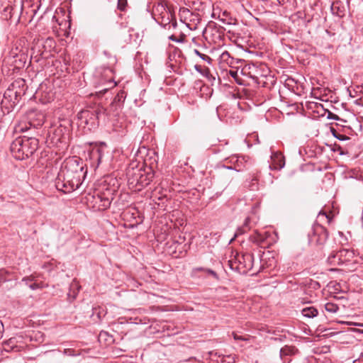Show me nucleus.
<instances>
[{"instance_id":"nucleus-1","label":"nucleus","mask_w":363,"mask_h":363,"mask_svg":"<svg viewBox=\"0 0 363 363\" xmlns=\"http://www.w3.org/2000/svg\"><path fill=\"white\" fill-rule=\"evenodd\" d=\"M85 174L82 162L77 159L68 160L60 168L55 181V186L65 194L71 193L82 184V178Z\"/></svg>"},{"instance_id":"nucleus-2","label":"nucleus","mask_w":363,"mask_h":363,"mask_svg":"<svg viewBox=\"0 0 363 363\" xmlns=\"http://www.w3.org/2000/svg\"><path fill=\"white\" fill-rule=\"evenodd\" d=\"M38 140L33 137H18L11 144L10 150L13 156L18 160L31 156L38 149Z\"/></svg>"},{"instance_id":"nucleus-3","label":"nucleus","mask_w":363,"mask_h":363,"mask_svg":"<svg viewBox=\"0 0 363 363\" xmlns=\"http://www.w3.org/2000/svg\"><path fill=\"white\" fill-rule=\"evenodd\" d=\"M154 175V172L150 167L129 170L128 172L129 188L135 191H140L152 182Z\"/></svg>"},{"instance_id":"nucleus-4","label":"nucleus","mask_w":363,"mask_h":363,"mask_svg":"<svg viewBox=\"0 0 363 363\" xmlns=\"http://www.w3.org/2000/svg\"><path fill=\"white\" fill-rule=\"evenodd\" d=\"M105 108L101 106L82 110L77 114V125L87 130L95 129L98 126L99 120L105 115Z\"/></svg>"},{"instance_id":"nucleus-5","label":"nucleus","mask_w":363,"mask_h":363,"mask_svg":"<svg viewBox=\"0 0 363 363\" xmlns=\"http://www.w3.org/2000/svg\"><path fill=\"white\" fill-rule=\"evenodd\" d=\"M353 257V251L347 249H341L338 251L332 252L327 259V262L331 266H339L350 262Z\"/></svg>"},{"instance_id":"nucleus-6","label":"nucleus","mask_w":363,"mask_h":363,"mask_svg":"<svg viewBox=\"0 0 363 363\" xmlns=\"http://www.w3.org/2000/svg\"><path fill=\"white\" fill-rule=\"evenodd\" d=\"M253 259V255L251 254H245L235 258L234 259H230L228 262L229 267L232 270H235L239 272H245L246 269H250L252 267L251 262Z\"/></svg>"},{"instance_id":"nucleus-7","label":"nucleus","mask_w":363,"mask_h":363,"mask_svg":"<svg viewBox=\"0 0 363 363\" xmlns=\"http://www.w3.org/2000/svg\"><path fill=\"white\" fill-rule=\"evenodd\" d=\"M41 45L43 46V51H46L47 53L50 52L55 47V40L54 38L50 37L45 39L43 38H34L33 41V46L31 47L33 54L37 52L38 55H42L43 51H40V47Z\"/></svg>"},{"instance_id":"nucleus-8","label":"nucleus","mask_w":363,"mask_h":363,"mask_svg":"<svg viewBox=\"0 0 363 363\" xmlns=\"http://www.w3.org/2000/svg\"><path fill=\"white\" fill-rule=\"evenodd\" d=\"M327 230L322 225L314 226L312 232L308 233L309 242L317 245H323L328 239Z\"/></svg>"},{"instance_id":"nucleus-9","label":"nucleus","mask_w":363,"mask_h":363,"mask_svg":"<svg viewBox=\"0 0 363 363\" xmlns=\"http://www.w3.org/2000/svg\"><path fill=\"white\" fill-rule=\"evenodd\" d=\"M228 160L233 165L227 167L226 168L228 169H234L237 172H242L244 169H247L252 164L250 157L245 156L233 155L229 158H227L226 161Z\"/></svg>"},{"instance_id":"nucleus-10","label":"nucleus","mask_w":363,"mask_h":363,"mask_svg":"<svg viewBox=\"0 0 363 363\" xmlns=\"http://www.w3.org/2000/svg\"><path fill=\"white\" fill-rule=\"evenodd\" d=\"M111 200L110 192H108V194L105 192L96 193L92 196L91 203H93V208L96 210L104 211L110 206Z\"/></svg>"},{"instance_id":"nucleus-11","label":"nucleus","mask_w":363,"mask_h":363,"mask_svg":"<svg viewBox=\"0 0 363 363\" xmlns=\"http://www.w3.org/2000/svg\"><path fill=\"white\" fill-rule=\"evenodd\" d=\"M156 9L157 11L160 12V16L157 18V21L161 26L167 29L169 24H171L173 21L176 20L174 15L172 14L170 11L167 10L162 5H158Z\"/></svg>"},{"instance_id":"nucleus-12","label":"nucleus","mask_w":363,"mask_h":363,"mask_svg":"<svg viewBox=\"0 0 363 363\" xmlns=\"http://www.w3.org/2000/svg\"><path fill=\"white\" fill-rule=\"evenodd\" d=\"M167 30L171 32V34L168 37L170 40L179 43H184L186 35L180 29L177 20L173 21L167 27Z\"/></svg>"},{"instance_id":"nucleus-13","label":"nucleus","mask_w":363,"mask_h":363,"mask_svg":"<svg viewBox=\"0 0 363 363\" xmlns=\"http://www.w3.org/2000/svg\"><path fill=\"white\" fill-rule=\"evenodd\" d=\"M68 129L65 125L60 124L57 127H52L48 131L49 137L53 143L62 142L65 135L67 134Z\"/></svg>"},{"instance_id":"nucleus-14","label":"nucleus","mask_w":363,"mask_h":363,"mask_svg":"<svg viewBox=\"0 0 363 363\" xmlns=\"http://www.w3.org/2000/svg\"><path fill=\"white\" fill-rule=\"evenodd\" d=\"M20 342L18 337H11L3 342L4 350L6 352H20L26 347L24 344H18Z\"/></svg>"},{"instance_id":"nucleus-15","label":"nucleus","mask_w":363,"mask_h":363,"mask_svg":"<svg viewBox=\"0 0 363 363\" xmlns=\"http://www.w3.org/2000/svg\"><path fill=\"white\" fill-rule=\"evenodd\" d=\"M18 51V48H16L15 50H12V55L14 58L13 63L14 64L16 68H22L25 66L27 60H28V55L26 54V50H19Z\"/></svg>"},{"instance_id":"nucleus-16","label":"nucleus","mask_w":363,"mask_h":363,"mask_svg":"<svg viewBox=\"0 0 363 363\" xmlns=\"http://www.w3.org/2000/svg\"><path fill=\"white\" fill-rule=\"evenodd\" d=\"M30 127L38 128L44 123V115L41 113L31 111L28 113Z\"/></svg>"},{"instance_id":"nucleus-17","label":"nucleus","mask_w":363,"mask_h":363,"mask_svg":"<svg viewBox=\"0 0 363 363\" xmlns=\"http://www.w3.org/2000/svg\"><path fill=\"white\" fill-rule=\"evenodd\" d=\"M271 159L272 160V164L269 165V167L273 169H281L285 165L284 157L280 152L274 153Z\"/></svg>"},{"instance_id":"nucleus-18","label":"nucleus","mask_w":363,"mask_h":363,"mask_svg":"<svg viewBox=\"0 0 363 363\" xmlns=\"http://www.w3.org/2000/svg\"><path fill=\"white\" fill-rule=\"evenodd\" d=\"M298 352V350L294 346L286 345L280 350V357L284 362H289V356L294 355Z\"/></svg>"},{"instance_id":"nucleus-19","label":"nucleus","mask_w":363,"mask_h":363,"mask_svg":"<svg viewBox=\"0 0 363 363\" xmlns=\"http://www.w3.org/2000/svg\"><path fill=\"white\" fill-rule=\"evenodd\" d=\"M331 11L333 14L336 15L337 16L340 18L343 17L345 15V6L340 1H335L332 4Z\"/></svg>"},{"instance_id":"nucleus-20","label":"nucleus","mask_w":363,"mask_h":363,"mask_svg":"<svg viewBox=\"0 0 363 363\" xmlns=\"http://www.w3.org/2000/svg\"><path fill=\"white\" fill-rule=\"evenodd\" d=\"M267 238V235L255 230L254 234L250 235V240L257 245H262L266 240Z\"/></svg>"},{"instance_id":"nucleus-21","label":"nucleus","mask_w":363,"mask_h":363,"mask_svg":"<svg viewBox=\"0 0 363 363\" xmlns=\"http://www.w3.org/2000/svg\"><path fill=\"white\" fill-rule=\"evenodd\" d=\"M189 21L193 22V23H186V26L188 27L190 30H195L196 28V26L200 23L201 18L197 13H190Z\"/></svg>"},{"instance_id":"nucleus-22","label":"nucleus","mask_w":363,"mask_h":363,"mask_svg":"<svg viewBox=\"0 0 363 363\" xmlns=\"http://www.w3.org/2000/svg\"><path fill=\"white\" fill-rule=\"evenodd\" d=\"M80 285L79 282L74 279L72 283L70 284L69 286V292L68 293V296H72V298H75L77 294H78L79 289H80Z\"/></svg>"},{"instance_id":"nucleus-23","label":"nucleus","mask_w":363,"mask_h":363,"mask_svg":"<svg viewBox=\"0 0 363 363\" xmlns=\"http://www.w3.org/2000/svg\"><path fill=\"white\" fill-rule=\"evenodd\" d=\"M301 313L304 317L311 318L317 316L318 312V310L313 307H306L301 311Z\"/></svg>"},{"instance_id":"nucleus-24","label":"nucleus","mask_w":363,"mask_h":363,"mask_svg":"<svg viewBox=\"0 0 363 363\" xmlns=\"http://www.w3.org/2000/svg\"><path fill=\"white\" fill-rule=\"evenodd\" d=\"M325 309L330 313H336L339 310V306L336 303L328 302L325 303Z\"/></svg>"},{"instance_id":"nucleus-25","label":"nucleus","mask_w":363,"mask_h":363,"mask_svg":"<svg viewBox=\"0 0 363 363\" xmlns=\"http://www.w3.org/2000/svg\"><path fill=\"white\" fill-rule=\"evenodd\" d=\"M246 186L250 191H257L259 189L258 179L256 177H253L250 182H247Z\"/></svg>"},{"instance_id":"nucleus-26","label":"nucleus","mask_w":363,"mask_h":363,"mask_svg":"<svg viewBox=\"0 0 363 363\" xmlns=\"http://www.w3.org/2000/svg\"><path fill=\"white\" fill-rule=\"evenodd\" d=\"M219 357H222L221 362L225 363H235L236 356L235 355H219Z\"/></svg>"},{"instance_id":"nucleus-27","label":"nucleus","mask_w":363,"mask_h":363,"mask_svg":"<svg viewBox=\"0 0 363 363\" xmlns=\"http://www.w3.org/2000/svg\"><path fill=\"white\" fill-rule=\"evenodd\" d=\"M40 51H43L42 55H38L37 52H35V54H33V51L31 50L32 53H31L30 57L33 58L35 60V61L38 62L40 60V57L46 58L48 57L46 55V54H47L46 51H43V48L42 45L40 47Z\"/></svg>"},{"instance_id":"nucleus-28","label":"nucleus","mask_w":363,"mask_h":363,"mask_svg":"<svg viewBox=\"0 0 363 363\" xmlns=\"http://www.w3.org/2000/svg\"><path fill=\"white\" fill-rule=\"evenodd\" d=\"M250 221V218H246L243 225L242 227H240V228H238V230L240 231V234L245 233L247 232V230L250 229V227H249Z\"/></svg>"},{"instance_id":"nucleus-29","label":"nucleus","mask_w":363,"mask_h":363,"mask_svg":"<svg viewBox=\"0 0 363 363\" xmlns=\"http://www.w3.org/2000/svg\"><path fill=\"white\" fill-rule=\"evenodd\" d=\"M194 52L204 61H206L208 62H210L211 61V58L209 56L200 52L198 50L195 49L194 50Z\"/></svg>"},{"instance_id":"nucleus-30","label":"nucleus","mask_w":363,"mask_h":363,"mask_svg":"<svg viewBox=\"0 0 363 363\" xmlns=\"http://www.w3.org/2000/svg\"><path fill=\"white\" fill-rule=\"evenodd\" d=\"M96 315L98 319H101V316L104 315L103 310L100 307H96L93 308L92 315Z\"/></svg>"},{"instance_id":"nucleus-31","label":"nucleus","mask_w":363,"mask_h":363,"mask_svg":"<svg viewBox=\"0 0 363 363\" xmlns=\"http://www.w3.org/2000/svg\"><path fill=\"white\" fill-rule=\"evenodd\" d=\"M45 285L40 282V283H36V282H32V284H29V288L32 290H35L38 289L43 288Z\"/></svg>"},{"instance_id":"nucleus-32","label":"nucleus","mask_w":363,"mask_h":363,"mask_svg":"<svg viewBox=\"0 0 363 363\" xmlns=\"http://www.w3.org/2000/svg\"><path fill=\"white\" fill-rule=\"evenodd\" d=\"M34 281H35V277L33 275L23 277L22 279V281L25 282V284L28 286H29V284H32V282Z\"/></svg>"},{"instance_id":"nucleus-33","label":"nucleus","mask_w":363,"mask_h":363,"mask_svg":"<svg viewBox=\"0 0 363 363\" xmlns=\"http://www.w3.org/2000/svg\"><path fill=\"white\" fill-rule=\"evenodd\" d=\"M127 5V0H118V9L124 11Z\"/></svg>"},{"instance_id":"nucleus-34","label":"nucleus","mask_w":363,"mask_h":363,"mask_svg":"<svg viewBox=\"0 0 363 363\" xmlns=\"http://www.w3.org/2000/svg\"><path fill=\"white\" fill-rule=\"evenodd\" d=\"M327 118L335 121L339 120V116L332 112H328Z\"/></svg>"},{"instance_id":"nucleus-35","label":"nucleus","mask_w":363,"mask_h":363,"mask_svg":"<svg viewBox=\"0 0 363 363\" xmlns=\"http://www.w3.org/2000/svg\"><path fill=\"white\" fill-rule=\"evenodd\" d=\"M206 272L208 273V274H211V276H213L214 278L216 279H218V274H216V272H214L213 270L212 269H206Z\"/></svg>"},{"instance_id":"nucleus-36","label":"nucleus","mask_w":363,"mask_h":363,"mask_svg":"<svg viewBox=\"0 0 363 363\" xmlns=\"http://www.w3.org/2000/svg\"><path fill=\"white\" fill-rule=\"evenodd\" d=\"M233 338L235 340H242V341H245L247 340V339L242 336H239L236 333H233Z\"/></svg>"},{"instance_id":"nucleus-37","label":"nucleus","mask_w":363,"mask_h":363,"mask_svg":"<svg viewBox=\"0 0 363 363\" xmlns=\"http://www.w3.org/2000/svg\"><path fill=\"white\" fill-rule=\"evenodd\" d=\"M229 74L230 75L234 78V79H237L238 77V71H235V70H230L229 71Z\"/></svg>"},{"instance_id":"nucleus-38","label":"nucleus","mask_w":363,"mask_h":363,"mask_svg":"<svg viewBox=\"0 0 363 363\" xmlns=\"http://www.w3.org/2000/svg\"><path fill=\"white\" fill-rule=\"evenodd\" d=\"M4 330V325H3L2 322L0 320V339L3 336Z\"/></svg>"},{"instance_id":"nucleus-39","label":"nucleus","mask_w":363,"mask_h":363,"mask_svg":"<svg viewBox=\"0 0 363 363\" xmlns=\"http://www.w3.org/2000/svg\"><path fill=\"white\" fill-rule=\"evenodd\" d=\"M206 269L205 268H203V267H197V268H194V272H199V271H203V272H206Z\"/></svg>"},{"instance_id":"nucleus-40","label":"nucleus","mask_w":363,"mask_h":363,"mask_svg":"<svg viewBox=\"0 0 363 363\" xmlns=\"http://www.w3.org/2000/svg\"><path fill=\"white\" fill-rule=\"evenodd\" d=\"M279 5H283L285 2V0H277Z\"/></svg>"},{"instance_id":"nucleus-41","label":"nucleus","mask_w":363,"mask_h":363,"mask_svg":"<svg viewBox=\"0 0 363 363\" xmlns=\"http://www.w3.org/2000/svg\"><path fill=\"white\" fill-rule=\"evenodd\" d=\"M28 128H21V131H24V130H27Z\"/></svg>"},{"instance_id":"nucleus-42","label":"nucleus","mask_w":363,"mask_h":363,"mask_svg":"<svg viewBox=\"0 0 363 363\" xmlns=\"http://www.w3.org/2000/svg\"><path fill=\"white\" fill-rule=\"evenodd\" d=\"M101 155H99V158H98V161H99V162H101Z\"/></svg>"},{"instance_id":"nucleus-43","label":"nucleus","mask_w":363,"mask_h":363,"mask_svg":"<svg viewBox=\"0 0 363 363\" xmlns=\"http://www.w3.org/2000/svg\"><path fill=\"white\" fill-rule=\"evenodd\" d=\"M238 233H239V234H240V231L238 230V233H235V235H238Z\"/></svg>"},{"instance_id":"nucleus-44","label":"nucleus","mask_w":363,"mask_h":363,"mask_svg":"<svg viewBox=\"0 0 363 363\" xmlns=\"http://www.w3.org/2000/svg\"><path fill=\"white\" fill-rule=\"evenodd\" d=\"M238 233H239V234H240V231L238 230V233H235V235H238Z\"/></svg>"},{"instance_id":"nucleus-45","label":"nucleus","mask_w":363,"mask_h":363,"mask_svg":"<svg viewBox=\"0 0 363 363\" xmlns=\"http://www.w3.org/2000/svg\"><path fill=\"white\" fill-rule=\"evenodd\" d=\"M106 71H108V72H111V70L110 69H108Z\"/></svg>"},{"instance_id":"nucleus-46","label":"nucleus","mask_w":363,"mask_h":363,"mask_svg":"<svg viewBox=\"0 0 363 363\" xmlns=\"http://www.w3.org/2000/svg\"><path fill=\"white\" fill-rule=\"evenodd\" d=\"M213 352H210L211 355H213Z\"/></svg>"}]
</instances>
